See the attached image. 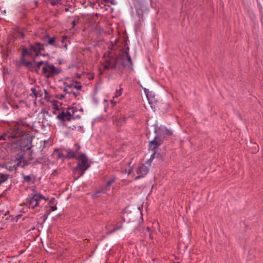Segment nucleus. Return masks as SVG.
Instances as JSON below:
<instances>
[{"instance_id": "9d476101", "label": "nucleus", "mask_w": 263, "mask_h": 263, "mask_svg": "<svg viewBox=\"0 0 263 263\" xmlns=\"http://www.w3.org/2000/svg\"><path fill=\"white\" fill-rule=\"evenodd\" d=\"M155 133L156 134V136H159V138L162 139V141L165 137L172 135L173 134L172 130L167 129L164 126H161L155 129Z\"/></svg>"}, {"instance_id": "f8f14e48", "label": "nucleus", "mask_w": 263, "mask_h": 263, "mask_svg": "<svg viewBox=\"0 0 263 263\" xmlns=\"http://www.w3.org/2000/svg\"><path fill=\"white\" fill-rule=\"evenodd\" d=\"M162 139L159 138V136H155L154 139L149 141V148L153 151L155 150L158 148L162 142Z\"/></svg>"}, {"instance_id": "20e7f679", "label": "nucleus", "mask_w": 263, "mask_h": 263, "mask_svg": "<svg viewBox=\"0 0 263 263\" xmlns=\"http://www.w3.org/2000/svg\"><path fill=\"white\" fill-rule=\"evenodd\" d=\"M22 125L20 122H16L12 125L8 130V137L12 139L20 138L23 135V132L21 128Z\"/></svg>"}, {"instance_id": "39448f33", "label": "nucleus", "mask_w": 263, "mask_h": 263, "mask_svg": "<svg viewBox=\"0 0 263 263\" xmlns=\"http://www.w3.org/2000/svg\"><path fill=\"white\" fill-rule=\"evenodd\" d=\"M43 48V45L40 43H36L34 45L31 46L29 50L25 48L23 50L24 55L29 54L32 57H37L40 55V51Z\"/></svg>"}, {"instance_id": "f3484780", "label": "nucleus", "mask_w": 263, "mask_h": 263, "mask_svg": "<svg viewBox=\"0 0 263 263\" xmlns=\"http://www.w3.org/2000/svg\"><path fill=\"white\" fill-rule=\"evenodd\" d=\"M115 65L111 64L110 62H108L107 63H103L102 64V67L104 69H109L111 68H113L115 67Z\"/></svg>"}, {"instance_id": "b1692460", "label": "nucleus", "mask_w": 263, "mask_h": 263, "mask_svg": "<svg viewBox=\"0 0 263 263\" xmlns=\"http://www.w3.org/2000/svg\"><path fill=\"white\" fill-rule=\"evenodd\" d=\"M44 63V62L43 61H39V62H35V65L36 67H40V66Z\"/></svg>"}, {"instance_id": "9b49d317", "label": "nucleus", "mask_w": 263, "mask_h": 263, "mask_svg": "<svg viewBox=\"0 0 263 263\" xmlns=\"http://www.w3.org/2000/svg\"><path fill=\"white\" fill-rule=\"evenodd\" d=\"M116 178L115 176H111L106 182V185L96 192V194L105 193L107 191L110 190V185L115 182Z\"/></svg>"}, {"instance_id": "7c9ffc66", "label": "nucleus", "mask_w": 263, "mask_h": 263, "mask_svg": "<svg viewBox=\"0 0 263 263\" xmlns=\"http://www.w3.org/2000/svg\"><path fill=\"white\" fill-rule=\"evenodd\" d=\"M121 227H119V228H115L113 230V231H115V230H117V229H121Z\"/></svg>"}, {"instance_id": "412c9836", "label": "nucleus", "mask_w": 263, "mask_h": 263, "mask_svg": "<svg viewBox=\"0 0 263 263\" xmlns=\"http://www.w3.org/2000/svg\"><path fill=\"white\" fill-rule=\"evenodd\" d=\"M23 177L24 179L26 181L29 182L31 180V177L29 175H23Z\"/></svg>"}, {"instance_id": "473e14b6", "label": "nucleus", "mask_w": 263, "mask_h": 263, "mask_svg": "<svg viewBox=\"0 0 263 263\" xmlns=\"http://www.w3.org/2000/svg\"><path fill=\"white\" fill-rule=\"evenodd\" d=\"M112 233V231H111V232H110L107 233V234H110V233Z\"/></svg>"}, {"instance_id": "a211bd4d", "label": "nucleus", "mask_w": 263, "mask_h": 263, "mask_svg": "<svg viewBox=\"0 0 263 263\" xmlns=\"http://www.w3.org/2000/svg\"><path fill=\"white\" fill-rule=\"evenodd\" d=\"M123 91V89L122 88H120L119 90H117L116 92L115 93L114 98H118L119 96H120L121 95V94L122 93Z\"/></svg>"}, {"instance_id": "2f4dec72", "label": "nucleus", "mask_w": 263, "mask_h": 263, "mask_svg": "<svg viewBox=\"0 0 263 263\" xmlns=\"http://www.w3.org/2000/svg\"><path fill=\"white\" fill-rule=\"evenodd\" d=\"M64 47L65 48V49H67V45H66V44H65V45H64Z\"/></svg>"}, {"instance_id": "5701e85b", "label": "nucleus", "mask_w": 263, "mask_h": 263, "mask_svg": "<svg viewBox=\"0 0 263 263\" xmlns=\"http://www.w3.org/2000/svg\"><path fill=\"white\" fill-rule=\"evenodd\" d=\"M134 172V170L133 168H129L128 170H125V173L127 174L128 175L132 174Z\"/></svg>"}, {"instance_id": "bb28decb", "label": "nucleus", "mask_w": 263, "mask_h": 263, "mask_svg": "<svg viewBox=\"0 0 263 263\" xmlns=\"http://www.w3.org/2000/svg\"><path fill=\"white\" fill-rule=\"evenodd\" d=\"M57 157L58 159L62 158L63 157V154L61 152H59L58 154Z\"/></svg>"}, {"instance_id": "f03ea898", "label": "nucleus", "mask_w": 263, "mask_h": 263, "mask_svg": "<svg viewBox=\"0 0 263 263\" xmlns=\"http://www.w3.org/2000/svg\"><path fill=\"white\" fill-rule=\"evenodd\" d=\"M81 84L77 81H72L70 83H64V91L65 92V95H61L59 98L62 99L64 98L71 97V98L80 99V91L82 90Z\"/></svg>"}, {"instance_id": "72a5a7b5", "label": "nucleus", "mask_w": 263, "mask_h": 263, "mask_svg": "<svg viewBox=\"0 0 263 263\" xmlns=\"http://www.w3.org/2000/svg\"><path fill=\"white\" fill-rule=\"evenodd\" d=\"M147 229L148 231H149V228H148V227H147Z\"/></svg>"}, {"instance_id": "2eb2a0df", "label": "nucleus", "mask_w": 263, "mask_h": 263, "mask_svg": "<svg viewBox=\"0 0 263 263\" xmlns=\"http://www.w3.org/2000/svg\"><path fill=\"white\" fill-rule=\"evenodd\" d=\"M31 93H30L29 97H31L34 99V102L35 103L36 99L38 96V91L36 90V88L34 87L31 88Z\"/></svg>"}, {"instance_id": "423d86ee", "label": "nucleus", "mask_w": 263, "mask_h": 263, "mask_svg": "<svg viewBox=\"0 0 263 263\" xmlns=\"http://www.w3.org/2000/svg\"><path fill=\"white\" fill-rule=\"evenodd\" d=\"M43 73L46 77L50 78L58 74L60 72V70L57 68L53 64H49L45 63V65L42 69Z\"/></svg>"}, {"instance_id": "6e6552de", "label": "nucleus", "mask_w": 263, "mask_h": 263, "mask_svg": "<svg viewBox=\"0 0 263 263\" xmlns=\"http://www.w3.org/2000/svg\"><path fill=\"white\" fill-rule=\"evenodd\" d=\"M121 64L125 67L129 68H132V61L128 52V49L123 51L119 58Z\"/></svg>"}, {"instance_id": "c85d7f7f", "label": "nucleus", "mask_w": 263, "mask_h": 263, "mask_svg": "<svg viewBox=\"0 0 263 263\" xmlns=\"http://www.w3.org/2000/svg\"><path fill=\"white\" fill-rule=\"evenodd\" d=\"M57 209V208L56 206H51V210L52 211H54Z\"/></svg>"}, {"instance_id": "aec40b11", "label": "nucleus", "mask_w": 263, "mask_h": 263, "mask_svg": "<svg viewBox=\"0 0 263 263\" xmlns=\"http://www.w3.org/2000/svg\"><path fill=\"white\" fill-rule=\"evenodd\" d=\"M50 3L53 5H57L60 3L61 0H48Z\"/></svg>"}, {"instance_id": "4be33fe9", "label": "nucleus", "mask_w": 263, "mask_h": 263, "mask_svg": "<svg viewBox=\"0 0 263 263\" xmlns=\"http://www.w3.org/2000/svg\"><path fill=\"white\" fill-rule=\"evenodd\" d=\"M54 42H55V39L53 37V38H52V39H50L49 40V41L48 42V44L49 45H54Z\"/></svg>"}, {"instance_id": "7ed1b4c3", "label": "nucleus", "mask_w": 263, "mask_h": 263, "mask_svg": "<svg viewBox=\"0 0 263 263\" xmlns=\"http://www.w3.org/2000/svg\"><path fill=\"white\" fill-rule=\"evenodd\" d=\"M78 160L77 166L73 168V171L74 174H77V178L83 176L86 170L89 167L88 163V158L84 154H79L78 157Z\"/></svg>"}, {"instance_id": "f257e3e1", "label": "nucleus", "mask_w": 263, "mask_h": 263, "mask_svg": "<svg viewBox=\"0 0 263 263\" xmlns=\"http://www.w3.org/2000/svg\"><path fill=\"white\" fill-rule=\"evenodd\" d=\"M83 112V109L81 106L73 103L72 106L68 107L66 112L62 111L59 114L57 118L63 121H70L72 120L80 119Z\"/></svg>"}, {"instance_id": "4468645a", "label": "nucleus", "mask_w": 263, "mask_h": 263, "mask_svg": "<svg viewBox=\"0 0 263 263\" xmlns=\"http://www.w3.org/2000/svg\"><path fill=\"white\" fill-rule=\"evenodd\" d=\"M125 118L121 116H117L114 117L113 123L114 125L118 128H120L124 123Z\"/></svg>"}, {"instance_id": "393cba45", "label": "nucleus", "mask_w": 263, "mask_h": 263, "mask_svg": "<svg viewBox=\"0 0 263 263\" xmlns=\"http://www.w3.org/2000/svg\"><path fill=\"white\" fill-rule=\"evenodd\" d=\"M96 2H104V3H109L110 2V0H94Z\"/></svg>"}, {"instance_id": "cd10ccee", "label": "nucleus", "mask_w": 263, "mask_h": 263, "mask_svg": "<svg viewBox=\"0 0 263 263\" xmlns=\"http://www.w3.org/2000/svg\"><path fill=\"white\" fill-rule=\"evenodd\" d=\"M78 22V21L73 20V21L72 22V23H71L72 26H73V27L75 26L76 25V24H77V23Z\"/></svg>"}, {"instance_id": "6ab92c4d", "label": "nucleus", "mask_w": 263, "mask_h": 263, "mask_svg": "<svg viewBox=\"0 0 263 263\" xmlns=\"http://www.w3.org/2000/svg\"><path fill=\"white\" fill-rule=\"evenodd\" d=\"M68 128L69 129H77L78 131H79V130L82 131L83 130L82 127L80 125L77 126H76L74 125L69 126Z\"/></svg>"}, {"instance_id": "1a4fd4ad", "label": "nucleus", "mask_w": 263, "mask_h": 263, "mask_svg": "<svg viewBox=\"0 0 263 263\" xmlns=\"http://www.w3.org/2000/svg\"><path fill=\"white\" fill-rule=\"evenodd\" d=\"M134 171L137 175L135 179L137 180L143 177L148 172V168L143 164H139L134 168Z\"/></svg>"}, {"instance_id": "a878e982", "label": "nucleus", "mask_w": 263, "mask_h": 263, "mask_svg": "<svg viewBox=\"0 0 263 263\" xmlns=\"http://www.w3.org/2000/svg\"><path fill=\"white\" fill-rule=\"evenodd\" d=\"M6 136L7 135L6 134H4L3 135L0 136V140H5Z\"/></svg>"}, {"instance_id": "ddd939ff", "label": "nucleus", "mask_w": 263, "mask_h": 263, "mask_svg": "<svg viewBox=\"0 0 263 263\" xmlns=\"http://www.w3.org/2000/svg\"><path fill=\"white\" fill-rule=\"evenodd\" d=\"M74 145L76 147V149L75 150H73L70 148H68L65 150V152H66V158L68 159L76 158L77 153L80 149V146L77 144H76Z\"/></svg>"}, {"instance_id": "dca6fc26", "label": "nucleus", "mask_w": 263, "mask_h": 263, "mask_svg": "<svg viewBox=\"0 0 263 263\" xmlns=\"http://www.w3.org/2000/svg\"><path fill=\"white\" fill-rule=\"evenodd\" d=\"M9 175L8 174H0V185L8 180Z\"/></svg>"}, {"instance_id": "c756f323", "label": "nucleus", "mask_w": 263, "mask_h": 263, "mask_svg": "<svg viewBox=\"0 0 263 263\" xmlns=\"http://www.w3.org/2000/svg\"><path fill=\"white\" fill-rule=\"evenodd\" d=\"M67 39V37L66 36H64L63 37V40L62 41V42H64L65 40Z\"/></svg>"}, {"instance_id": "0eeeda50", "label": "nucleus", "mask_w": 263, "mask_h": 263, "mask_svg": "<svg viewBox=\"0 0 263 263\" xmlns=\"http://www.w3.org/2000/svg\"><path fill=\"white\" fill-rule=\"evenodd\" d=\"M48 199V198L45 197L41 194H34L28 199L29 207L32 209H34L38 206L41 200H47Z\"/></svg>"}]
</instances>
